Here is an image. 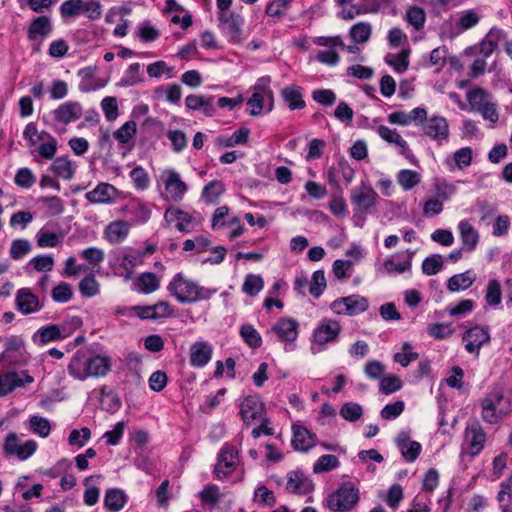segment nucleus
<instances>
[{"mask_svg":"<svg viewBox=\"0 0 512 512\" xmlns=\"http://www.w3.org/2000/svg\"><path fill=\"white\" fill-rule=\"evenodd\" d=\"M167 290L182 304L209 300L216 293V289L203 287L198 282L186 277L183 273H177L173 276L167 286Z\"/></svg>","mask_w":512,"mask_h":512,"instance_id":"obj_1","label":"nucleus"},{"mask_svg":"<svg viewBox=\"0 0 512 512\" xmlns=\"http://www.w3.org/2000/svg\"><path fill=\"white\" fill-rule=\"evenodd\" d=\"M23 137L28 141V146L40 157L47 160L55 157L58 149L57 139L45 130L38 131L36 123L30 122L26 125Z\"/></svg>","mask_w":512,"mask_h":512,"instance_id":"obj_2","label":"nucleus"},{"mask_svg":"<svg viewBox=\"0 0 512 512\" xmlns=\"http://www.w3.org/2000/svg\"><path fill=\"white\" fill-rule=\"evenodd\" d=\"M359 502V490L352 482H344L324 502L326 508L333 512H348Z\"/></svg>","mask_w":512,"mask_h":512,"instance_id":"obj_3","label":"nucleus"},{"mask_svg":"<svg viewBox=\"0 0 512 512\" xmlns=\"http://www.w3.org/2000/svg\"><path fill=\"white\" fill-rule=\"evenodd\" d=\"M81 323L80 318L74 317L70 322H64L60 325L50 324L43 326L34 333L32 340L37 345H46L50 342L66 339Z\"/></svg>","mask_w":512,"mask_h":512,"instance_id":"obj_4","label":"nucleus"},{"mask_svg":"<svg viewBox=\"0 0 512 512\" xmlns=\"http://www.w3.org/2000/svg\"><path fill=\"white\" fill-rule=\"evenodd\" d=\"M63 19H70L84 14L90 20H97L102 15V5L98 0H66L60 8Z\"/></svg>","mask_w":512,"mask_h":512,"instance_id":"obj_5","label":"nucleus"},{"mask_svg":"<svg viewBox=\"0 0 512 512\" xmlns=\"http://www.w3.org/2000/svg\"><path fill=\"white\" fill-rule=\"evenodd\" d=\"M159 181L164 185L162 197L166 201L180 202L188 191L187 184L174 169L163 170L159 176Z\"/></svg>","mask_w":512,"mask_h":512,"instance_id":"obj_6","label":"nucleus"},{"mask_svg":"<svg viewBox=\"0 0 512 512\" xmlns=\"http://www.w3.org/2000/svg\"><path fill=\"white\" fill-rule=\"evenodd\" d=\"M266 334L275 335L278 341L284 343L286 351H292L299 335V323L293 318L283 317L274 323Z\"/></svg>","mask_w":512,"mask_h":512,"instance_id":"obj_7","label":"nucleus"},{"mask_svg":"<svg viewBox=\"0 0 512 512\" xmlns=\"http://www.w3.org/2000/svg\"><path fill=\"white\" fill-rule=\"evenodd\" d=\"M38 444L35 440L22 441L19 436L11 432L3 442V453L7 457H16L20 461L29 459L37 450Z\"/></svg>","mask_w":512,"mask_h":512,"instance_id":"obj_8","label":"nucleus"},{"mask_svg":"<svg viewBox=\"0 0 512 512\" xmlns=\"http://www.w3.org/2000/svg\"><path fill=\"white\" fill-rule=\"evenodd\" d=\"M239 450L230 443H225L221 448L214 467V475L218 479L230 476L239 464Z\"/></svg>","mask_w":512,"mask_h":512,"instance_id":"obj_9","label":"nucleus"},{"mask_svg":"<svg viewBox=\"0 0 512 512\" xmlns=\"http://www.w3.org/2000/svg\"><path fill=\"white\" fill-rule=\"evenodd\" d=\"M378 194L369 185L361 184L354 188L351 193V203L354 207L355 215H366L376 206Z\"/></svg>","mask_w":512,"mask_h":512,"instance_id":"obj_10","label":"nucleus"},{"mask_svg":"<svg viewBox=\"0 0 512 512\" xmlns=\"http://www.w3.org/2000/svg\"><path fill=\"white\" fill-rule=\"evenodd\" d=\"M369 307V302L366 297L361 295H349L340 297L334 300L330 309L337 315L354 316L365 312Z\"/></svg>","mask_w":512,"mask_h":512,"instance_id":"obj_11","label":"nucleus"},{"mask_svg":"<svg viewBox=\"0 0 512 512\" xmlns=\"http://www.w3.org/2000/svg\"><path fill=\"white\" fill-rule=\"evenodd\" d=\"M44 299L32 292L31 288L23 287L16 291L15 307L24 316L40 312L44 308Z\"/></svg>","mask_w":512,"mask_h":512,"instance_id":"obj_12","label":"nucleus"},{"mask_svg":"<svg viewBox=\"0 0 512 512\" xmlns=\"http://www.w3.org/2000/svg\"><path fill=\"white\" fill-rule=\"evenodd\" d=\"M83 115V107L78 101H66L51 112L55 124L67 126L76 122Z\"/></svg>","mask_w":512,"mask_h":512,"instance_id":"obj_13","label":"nucleus"},{"mask_svg":"<svg viewBox=\"0 0 512 512\" xmlns=\"http://www.w3.org/2000/svg\"><path fill=\"white\" fill-rule=\"evenodd\" d=\"M218 20L220 22V28L227 35L229 42H242V26L244 19L239 14L235 12L219 13Z\"/></svg>","mask_w":512,"mask_h":512,"instance_id":"obj_14","label":"nucleus"},{"mask_svg":"<svg viewBox=\"0 0 512 512\" xmlns=\"http://www.w3.org/2000/svg\"><path fill=\"white\" fill-rule=\"evenodd\" d=\"M34 378L27 371H11L0 374V397L10 394L18 387L31 384Z\"/></svg>","mask_w":512,"mask_h":512,"instance_id":"obj_15","label":"nucleus"},{"mask_svg":"<svg viewBox=\"0 0 512 512\" xmlns=\"http://www.w3.org/2000/svg\"><path fill=\"white\" fill-rule=\"evenodd\" d=\"M341 330V325L337 320L323 318L314 329L313 339L316 344L325 345L336 341Z\"/></svg>","mask_w":512,"mask_h":512,"instance_id":"obj_16","label":"nucleus"},{"mask_svg":"<svg viewBox=\"0 0 512 512\" xmlns=\"http://www.w3.org/2000/svg\"><path fill=\"white\" fill-rule=\"evenodd\" d=\"M465 439L468 445V453L475 457L484 448L486 433L478 420H474L465 429Z\"/></svg>","mask_w":512,"mask_h":512,"instance_id":"obj_17","label":"nucleus"},{"mask_svg":"<svg viewBox=\"0 0 512 512\" xmlns=\"http://www.w3.org/2000/svg\"><path fill=\"white\" fill-rule=\"evenodd\" d=\"M423 133L432 140L441 142L449 137L447 120L441 116L427 118L422 124Z\"/></svg>","mask_w":512,"mask_h":512,"instance_id":"obj_18","label":"nucleus"},{"mask_svg":"<svg viewBox=\"0 0 512 512\" xmlns=\"http://www.w3.org/2000/svg\"><path fill=\"white\" fill-rule=\"evenodd\" d=\"M463 341L465 342V349L469 353L478 355L480 348L490 341L489 329L475 326L465 332Z\"/></svg>","mask_w":512,"mask_h":512,"instance_id":"obj_19","label":"nucleus"},{"mask_svg":"<svg viewBox=\"0 0 512 512\" xmlns=\"http://www.w3.org/2000/svg\"><path fill=\"white\" fill-rule=\"evenodd\" d=\"M378 135L386 142L395 144L400 148V154L410 160L411 163L416 161L415 156L412 154L407 142L397 132L396 129H391L388 126L380 125L377 127Z\"/></svg>","mask_w":512,"mask_h":512,"instance_id":"obj_20","label":"nucleus"},{"mask_svg":"<svg viewBox=\"0 0 512 512\" xmlns=\"http://www.w3.org/2000/svg\"><path fill=\"white\" fill-rule=\"evenodd\" d=\"M240 413L245 423L262 419L265 414L264 404L256 395L247 396L240 405Z\"/></svg>","mask_w":512,"mask_h":512,"instance_id":"obj_21","label":"nucleus"},{"mask_svg":"<svg viewBox=\"0 0 512 512\" xmlns=\"http://www.w3.org/2000/svg\"><path fill=\"white\" fill-rule=\"evenodd\" d=\"M118 195V190L115 186L101 182L93 190L85 194V198L92 204H109L114 201Z\"/></svg>","mask_w":512,"mask_h":512,"instance_id":"obj_22","label":"nucleus"},{"mask_svg":"<svg viewBox=\"0 0 512 512\" xmlns=\"http://www.w3.org/2000/svg\"><path fill=\"white\" fill-rule=\"evenodd\" d=\"M286 489L293 494L305 495L313 491L314 484L301 473L291 471L287 475Z\"/></svg>","mask_w":512,"mask_h":512,"instance_id":"obj_23","label":"nucleus"},{"mask_svg":"<svg viewBox=\"0 0 512 512\" xmlns=\"http://www.w3.org/2000/svg\"><path fill=\"white\" fill-rule=\"evenodd\" d=\"M316 436L303 426H293L291 444L296 451L306 452L315 446Z\"/></svg>","mask_w":512,"mask_h":512,"instance_id":"obj_24","label":"nucleus"},{"mask_svg":"<svg viewBox=\"0 0 512 512\" xmlns=\"http://www.w3.org/2000/svg\"><path fill=\"white\" fill-rule=\"evenodd\" d=\"M212 346L205 341L195 342L190 348V364L193 367H204L212 357Z\"/></svg>","mask_w":512,"mask_h":512,"instance_id":"obj_25","label":"nucleus"},{"mask_svg":"<svg viewBox=\"0 0 512 512\" xmlns=\"http://www.w3.org/2000/svg\"><path fill=\"white\" fill-rule=\"evenodd\" d=\"M458 230L463 249H465L466 252L474 251L480 239L478 231L467 220H462L459 222Z\"/></svg>","mask_w":512,"mask_h":512,"instance_id":"obj_26","label":"nucleus"},{"mask_svg":"<svg viewBox=\"0 0 512 512\" xmlns=\"http://www.w3.org/2000/svg\"><path fill=\"white\" fill-rule=\"evenodd\" d=\"M164 217L167 222L175 223L176 228L181 232H189L194 227L192 216L178 208H168Z\"/></svg>","mask_w":512,"mask_h":512,"instance_id":"obj_27","label":"nucleus"},{"mask_svg":"<svg viewBox=\"0 0 512 512\" xmlns=\"http://www.w3.org/2000/svg\"><path fill=\"white\" fill-rule=\"evenodd\" d=\"M130 232V224L124 220L109 223L105 230V239L111 244H118L124 241Z\"/></svg>","mask_w":512,"mask_h":512,"instance_id":"obj_28","label":"nucleus"},{"mask_svg":"<svg viewBox=\"0 0 512 512\" xmlns=\"http://www.w3.org/2000/svg\"><path fill=\"white\" fill-rule=\"evenodd\" d=\"M52 31V23L49 17L40 16L35 18L27 31L29 40L32 41H43Z\"/></svg>","mask_w":512,"mask_h":512,"instance_id":"obj_29","label":"nucleus"},{"mask_svg":"<svg viewBox=\"0 0 512 512\" xmlns=\"http://www.w3.org/2000/svg\"><path fill=\"white\" fill-rule=\"evenodd\" d=\"M68 372L72 377L79 380H85L89 378L88 357L84 352H75L68 365Z\"/></svg>","mask_w":512,"mask_h":512,"instance_id":"obj_30","label":"nucleus"},{"mask_svg":"<svg viewBox=\"0 0 512 512\" xmlns=\"http://www.w3.org/2000/svg\"><path fill=\"white\" fill-rule=\"evenodd\" d=\"M397 446L400 449L402 456L408 462H414L420 452H421V444L416 441H409V437L406 433H401L397 437Z\"/></svg>","mask_w":512,"mask_h":512,"instance_id":"obj_31","label":"nucleus"},{"mask_svg":"<svg viewBox=\"0 0 512 512\" xmlns=\"http://www.w3.org/2000/svg\"><path fill=\"white\" fill-rule=\"evenodd\" d=\"M127 494L119 488H110L105 492L104 506L110 512H118L126 505Z\"/></svg>","mask_w":512,"mask_h":512,"instance_id":"obj_32","label":"nucleus"},{"mask_svg":"<svg viewBox=\"0 0 512 512\" xmlns=\"http://www.w3.org/2000/svg\"><path fill=\"white\" fill-rule=\"evenodd\" d=\"M281 96L289 109H303L306 105L303 99V89L297 85L287 86L282 89Z\"/></svg>","mask_w":512,"mask_h":512,"instance_id":"obj_33","label":"nucleus"},{"mask_svg":"<svg viewBox=\"0 0 512 512\" xmlns=\"http://www.w3.org/2000/svg\"><path fill=\"white\" fill-rule=\"evenodd\" d=\"M160 287L159 278L152 272L140 274L134 282V289L143 294H151Z\"/></svg>","mask_w":512,"mask_h":512,"instance_id":"obj_34","label":"nucleus"},{"mask_svg":"<svg viewBox=\"0 0 512 512\" xmlns=\"http://www.w3.org/2000/svg\"><path fill=\"white\" fill-rule=\"evenodd\" d=\"M111 370V359L108 356L96 355L88 357L89 377H103Z\"/></svg>","mask_w":512,"mask_h":512,"instance_id":"obj_35","label":"nucleus"},{"mask_svg":"<svg viewBox=\"0 0 512 512\" xmlns=\"http://www.w3.org/2000/svg\"><path fill=\"white\" fill-rule=\"evenodd\" d=\"M482 16L479 9H467L459 12L456 27L460 32L474 28L480 22Z\"/></svg>","mask_w":512,"mask_h":512,"instance_id":"obj_36","label":"nucleus"},{"mask_svg":"<svg viewBox=\"0 0 512 512\" xmlns=\"http://www.w3.org/2000/svg\"><path fill=\"white\" fill-rule=\"evenodd\" d=\"M476 276L471 270L453 275L448 279L447 289L451 292L466 290L475 282Z\"/></svg>","mask_w":512,"mask_h":512,"instance_id":"obj_37","label":"nucleus"},{"mask_svg":"<svg viewBox=\"0 0 512 512\" xmlns=\"http://www.w3.org/2000/svg\"><path fill=\"white\" fill-rule=\"evenodd\" d=\"M198 497L204 506L215 508L219 505L223 497V493L221 492L219 486L215 484H209L198 493Z\"/></svg>","mask_w":512,"mask_h":512,"instance_id":"obj_38","label":"nucleus"},{"mask_svg":"<svg viewBox=\"0 0 512 512\" xmlns=\"http://www.w3.org/2000/svg\"><path fill=\"white\" fill-rule=\"evenodd\" d=\"M143 254L139 251H132L131 253L122 256L120 267L125 271L122 275L124 280H130L134 274V268L142 263Z\"/></svg>","mask_w":512,"mask_h":512,"instance_id":"obj_39","label":"nucleus"},{"mask_svg":"<svg viewBox=\"0 0 512 512\" xmlns=\"http://www.w3.org/2000/svg\"><path fill=\"white\" fill-rule=\"evenodd\" d=\"M51 171L64 180H71L74 176V168L66 157L56 158L50 166Z\"/></svg>","mask_w":512,"mask_h":512,"instance_id":"obj_40","label":"nucleus"},{"mask_svg":"<svg viewBox=\"0 0 512 512\" xmlns=\"http://www.w3.org/2000/svg\"><path fill=\"white\" fill-rule=\"evenodd\" d=\"M239 334L244 343L251 349H258L262 345L260 333L251 324H243L239 329Z\"/></svg>","mask_w":512,"mask_h":512,"instance_id":"obj_41","label":"nucleus"},{"mask_svg":"<svg viewBox=\"0 0 512 512\" xmlns=\"http://www.w3.org/2000/svg\"><path fill=\"white\" fill-rule=\"evenodd\" d=\"M481 417L482 420L489 424H497L502 417L497 412V404L491 398H484L481 401Z\"/></svg>","mask_w":512,"mask_h":512,"instance_id":"obj_42","label":"nucleus"},{"mask_svg":"<svg viewBox=\"0 0 512 512\" xmlns=\"http://www.w3.org/2000/svg\"><path fill=\"white\" fill-rule=\"evenodd\" d=\"M372 33V27L368 22H358L354 24L349 31L351 39L358 44L366 43Z\"/></svg>","mask_w":512,"mask_h":512,"instance_id":"obj_43","label":"nucleus"},{"mask_svg":"<svg viewBox=\"0 0 512 512\" xmlns=\"http://www.w3.org/2000/svg\"><path fill=\"white\" fill-rule=\"evenodd\" d=\"M489 98V93L480 87L473 88L467 93V101L469 105L477 112L489 102Z\"/></svg>","mask_w":512,"mask_h":512,"instance_id":"obj_44","label":"nucleus"},{"mask_svg":"<svg viewBox=\"0 0 512 512\" xmlns=\"http://www.w3.org/2000/svg\"><path fill=\"white\" fill-rule=\"evenodd\" d=\"M397 180L400 186L407 191L411 190L420 183L421 175L414 170L404 169L399 171Z\"/></svg>","mask_w":512,"mask_h":512,"instance_id":"obj_45","label":"nucleus"},{"mask_svg":"<svg viewBox=\"0 0 512 512\" xmlns=\"http://www.w3.org/2000/svg\"><path fill=\"white\" fill-rule=\"evenodd\" d=\"M137 132L136 122L133 120H129L125 122L120 128H118L114 133V138L121 144H126L131 141Z\"/></svg>","mask_w":512,"mask_h":512,"instance_id":"obj_46","label":"nucleus"},{"mask_svg":"<svg viewBox=\"0 0 512 512\" xmlns=\"http://www.w3.org/2000/svg\"><path fill=\"white\" fill-rule=\"evenodd\" d=\"M144 80L141 73V65L139 63L131 64L121 79V85L125 87L134 86Z\"/></svg>","mask_w":512,"mask_h":512,"instance_id":"obj_47","label":"nucleus"},{"mask_svg":"<svg viewBox=\"0 0 512 512\" xmlns=\"http://www.w3.org/2000/svg\"><path fill=\"white\" fill-rule=\"evenodd\" d=\"M339 465V459L335 455L325 454L318 458V460L313 466V472L315 474L328 472L336 469L337 467H339Z\"/></svg>","mask_w":512,"mask_h":512,"instance_id":"obj_48","label":"nucleus"},{"mask_svg":"<svg viewBox=\"0 0 512 512\" xmlns=\"http://www.w3.org/2000/svg\"><path fill=\"white\" fill-rule=\"evenodd\" d=\"M72 286L67 282H60L51 291V297L56 303H67L73 297Z\"/></svg>","mask_w":512,"mask_h":512,"instance_id":"obj_49","label":"nucleus"},{"mask_svg":"<svg viewBox=\"0 0 512 512\" xmlns=\"http://www.w3.org/2000/svg\"><path fill=\"white\" fill-rule=\"evenodd\" d=\"M405 18L406 21L414 27V29L420 30L424 27L426 13L421 7L411 6L408 8Z\"/></svg>","mask_w":512,"mask_h":512,"instance_id":"obj_50","label":"nucleus"},{"mask_svg":"<svg viewBox=\"0 0 512 512\" xmlns=\"http://www.w3.org/2000/svg\"><path fill=\"white\" fill-rule=\"evenodd\" d=\"M502 300L501 284L498 280L492 279L488 282L485 301L490 306H498Z\"/></svg>","mask_w":512,"mask_h":512,"instance_id":"obj_51","label":"nucleus"},{"mask_svg":"<svg viewBox=\"0 0 512 512\" xmlns=\"http://www.w3.org/2000/svg\"><path fill=\"white\" fill-rule=\"evenodd\" d=\"M444 260L440 254H432L426 257L422 262V271L425 275L432 276L437 274L443 267Z\"/></svg>","mask_w":512,"mask_h":512,"instance_id":"obj_52","label":"nucleus"},{"mask_svg":"<svg viewBox=\"0 0 512 512\" xmlns=\"http://www.w3.org/2000/svg\"><path fill=\"white\" fill-rule=\"evenodd\" d=\"M79 291L84 297H93L100 292V284L96 277L90 274L79 282Z\"/></svg>","mask_w":512,"mask_h":512,"instance_id":"obj_53","label":"nucleus"},{"mask_svg":"<svg viewBox=\"0 0 512 512\" xmlns=\"http://www.w3.org/2000/svg\"><path fill=\"white\" fill-rule=\"evenodd\" d=\"M224 191V184L221 181L214 180L203 188L202 198L208 203H215Z\"/></svg>","mask_w":512,"mask_h":512,"instance_id":"obj_54","label":"nucleus"},{"mask_svg":"<svg viewBox=\"0 0 512 512\" xmlns=\"http://www.w3.org/2000/svg\"><path fill=\"white\" fill-rule=\"evenodd\" d=\"M264 286V281L261 276L254 275V274H248L245 277L242 290L245 294L249 296H255L258 294Z\"/></svg>","mask_w":512,"mask_h":512,"instance_id":"obj_55","label":"nucleus"},{"mask_svg":"<svg viewBox=\"0 0 512 512\" xmlns=\"http://www.w3.org/2000/svg\"><path fill=\"white\" fill-rule=\"evenodd\" d=\"M31 249L32 245L27 239H16L11 243L9 255L14 260H20L30 253Z\"/></svg>","mask_w":512,"mask_h":512,"instance_id":"obj_56","label":"nucleus"},{"mask_svg":"<svg viewBox=\"0 0 512 512\" xmlns=\"http://www.w3.org/2000/svg\"><path fill=\"white\" fill-rule=\"evenodd\" d=\"M385 61L390 66H393L394 69L398 73H403L407 70L409 61H408V51L403 50L399 54H388L385 58Z\"/></svg>","mask_w":512,"mask_h":512,"instance_id":"obj_57","label":"nucleus"},{"mask_svg":"<svg viewBox=\"0 0 512 512\" xmlns=\"http://www.w3.org/2000/svg\"><path fill=\"white\" fill-rule=\"evenodd\" d=\"M435 196L440 201L449 200L456 193V186L446 180H436L434 184Z\"/></svg>","mask_w":512,"mask_h":512,"instance_id":"obj_58","label":"nucleus"},{"mask_svg":"<svg viewBox=\"0 0 512 512\" xmlns=\"http://www.w3.org/2000/svg\"><path fill=\"white\" fill-rule=\"evenodd\" d=\"M37 245L41 248H53L56 247L59 242V236L46 230L45 228L40 229L36 234Z\"/></svg>","mask_w":512,"mask_h":512,"instance_id":"obj_59","label":"nucleus"},{"mask_svg":"<svg viewBox=\"0 0 512 512\" xmlns=\"http://www.w3.org/2000/svg\"><path fill=\"white\" fill-rule=\"evenodd\" d=\"M413 252H408L407 254V260L403 262H395L393 258H389L384 262V268L387 271V273H398L402 274L406 271H409L411 269V259L413 257Z\"/></svg>","mask_w":512,"mask_h":512,"instance_id":"obj_60","label":"nucleus"},{"mask_svg":"<svg viewBox=\"0 0 512 512\" xmlns=\"http://www.w3.org/2000/svg\"><path fill=\"white\" fill-rule=\"evenodd\" d=\"M340 415L349 422H354L363 415V408L355 402H347L340 409Z\"/></svg>","mask_w":512,"mask_h":512,"instance_id":"obj_61","label":"nucleus"},{"mask_svg":"<svg viewBox=\"0 0 512 512\" xmlns=\"http://www.w3.org/2000/svg\"><path fill=\"white\" fill-rule=\"evenodd\" d=\"M326 288V279L323 270H317L312 275V280L310 282L309 292L310 294L318 298L322 295L324 289Z\"/></svg>","mask_w":512,"mask_h":512,"instance_id":"obj_62","label":"nucleus"},{"mask_svg":"<svg viewBox=\"0 0 512 512\" xmlns=\"http://www.w3.org/2000/svg\"><path fill=\"white\" fill-rule=\"evenodd\" d=\"M37 272H49L53 270L54 259L50 255H37L28 262Z\"/></svg>","mask_w":512,"mask_h":512,"instance_id":"obj_63","label":"nucleus"},{"mask_svg":"<svg viewBox=\"0 0 512 512\" xmlns=\"http://www.w3.org/2000/svg\"><path fill=\"white\" fill-rule=\"evenodd\" d=\"M130 177L138 190H146L150 184V178L142 166H136L131 172Z\"/></svg>","mask_w":512,"mask_h":512,"instance_id":"obj_64","label":"nucleus"}]
</instances>
